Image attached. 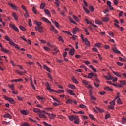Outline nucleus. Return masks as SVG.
<instances>
[{
	"label": "nucleus",
	"instance_id": "f257e3e1",
	"mask_svg": "<svg viewBox=\"0 0 126 126\" xmlns=\"http://www.w3.org/2000/svg\"><path fill=\"white\" fill-rule=\"evenodd\" d=\"M47 115H48V117L50 120H54L56 118V114L53 113H47Z\"/></svg>",
	"mask_w": 126,
	"mask_h": 126
},
{
	"label": "nucleus",
	"instance_id": "f03ea898",
	"mask_svg": "<svg viewBox=\"0 0 126 126\" xmlns=\"http://www.w3.org/2000/svg\"><path fill=\"white\" fill-rule=\"evenodd\" d=\"M9 26L11 27V28H13L14 30L15 31H19V30H18V28L15 26V25L9 24Z\"/></svg>",
	"mask_w": 126,
	"mask_h": 126
},
{
	"label": "nucleus",
	"instance_id": "7ed1b4c3",
	"mask_svg": "<svg viewBox=\"0 0 126 126\" xmlns=\"http://www.w3.org/2000/svg\"><path fill=\"white\" fill-rule=\"evenodd\" d=\"M78 117V116L71 115L69 116V119L70 120V121H71V122H72V121H73L74 120L77 119Z\"/></svg>",
	"mask_w": 126,
	"mask_h": 126
},
{
	"label": "nucleus",
	"instance_id": "20e7f679",
	"mask_svg": "<svg viewBox=\"0 0 126 126\" xmlns=\"http://www.w3.org/2000/svg\"><path fill=\"white\" fill-rule=\"evenodd\" d=\"M66 92L68 93H70V94L72 95V96H75V94L73 92V91L71 90H68L67 89Z\"/></svg>",
	"mask_w": 126,
	"mask_h": 126
},
{
	"label": "nucleus",
	"instance_id": "39448f33",
	"mask_svg": "<svg viewBox=\"0 0 126 126\" xmlns=\"http://www.w3.org/2000/svg\"><path fill=\"white\" fill-rule=\"evenodd\" d=\"M77 31H79V29L77 27H75V28H74L72 30L73 34H76Z\"/></svg>",
	"mask_w": 126,
	"mask_h": 126
},
{
	"label": "nucleus",
	"instance_id": "423d86ee",
	"mask_svg": "<svg viewBox=\"0 0 126 126\" xmlns=\"http://www.w3.org/2000/svg\"><path fill=\"white\" fill-rule=\"evenodd\" d=\"M83 42H84L85 43V44L86 46H87V47H89V46H90V43H89V41H88L87 38L85 39V40Z\"/></svg>",
	"mask_w": 126,
	"mask_h": 126
},
{
	"label": "nucleus",
	"instance_id": "0eeeda50",
	"mask_svg": "<svg viewBox=\"0 0 126 126\" xmlns=\"http://www.w3.org/2000/svg\"><path fill=\"white\" fill-rule=\"evenodd\" d=\"M41 19H42L43 21H45V22H47V23H49V24H51V23H52L51 21H50L49 20H48V19L46 18L45 17H43L41 18Z\"/></svg>",
	"mask_w": 126,
	"mask_h": 126
},
{
	"label": "nucleus",
	"instance_id": "6e6552de",
	"mask_svg": "<svg viewBox=\"0 0 126 126\" xmlns=\"http://www.w3.org/2000/svg\"><path fill=\"white\" fill-rule=\"evenodd\" d=\"M43 68L44 69H46L48 72H51V68L50 67H48L46 65H43Z\"/></svg>",
	"mask_w": 126,
	"mask_h": 126
},
{
	"label": "nucleus",
	"instance_id": "1a4fd4ad",
	"mask_svg": "<svg viewBox=\"0 0 126 126\" xmlns=\"http://www.w3.org/2000/svg\"><path fill=\"white\" fill-rule=\"evenodd\" d=\"M44 12L48 15L49 17H51V14H50V11H49V10L44 9Z\"/></svg>",
	"mask_w": 126,
	"mask_h": 126
},
{
	"label": "nucleus",
	"instance_id": "9d476101",
	"mask_svg": "<svg viewBox=\"0 0 126 126\" xmlns=\"http://www.w3.org/2000/svg\"><path fill=\"white\" fill-rule=\"evenodd\" d=\"M9 5L15 10H17V7H16V6L14 5V4H12V3H9Z\"/></svg>",
	"mask_w": 126,
	"mask_h": 126
},
{
	"label": "nucleus",
	"instance_id": "9b49d317",
	"mask_svg": "<svg viewBox=\"0 0 126 126\" xmlns=\"http://www.w3.org/2000/svg\"><path fill=\"white\" fill-rule=\"evenodd\" d=\"M11 81V82H19V81H23V79L20 78L18 79L12 80Z\"/></svg>",
	"mask_w": 126,
	"mask_h": 126
},
{
	"label": "nucleus",
	"instance_id": "f8f14e48",
	"mask_svg": "<svg viewBox=\"0 0 126 126\" xmlns=\"http://www.w3.org/2000/svg\"><path fill=\"white\" fill-rule=\"evenodd\" d=\"M74 52H75V50H74V48H73L69 51V53L71 56H73V55H74Z\"/></svg>",
	"mask_w": 126,
	"mask_h": 126
},
{
	"label": "nucleus",
	"instance_id": "ddd939ff",
	"mask_svg": "<svg viewBox=\"0 0 126 126\" xmlns=\"http://www.w3.org/2000/svg\"><path fill=\"white\" fill-rule=\"evenodd\" d=\"M20 112L22 115H25V116H26V115H28V112L26 110H21Z\"/></svg>",
	"mask_w": 126,
	"mask_h": 126
},
{
	"label": "nucleus",
	"instance_id": "4468645a",
	"mask_svg": "<svg viewBox=\"0 0 126 126\" xmlns=\"http://www.w3.org/2000/svg\"><path fill=\"white\" fill-rule=\"evenodd\" d=\"M71 79L72 80V81H73V82H74V83H76V84H78V81H77V80H76V79L75 78V77H72Z\"/></svg>",
	"mask_w": 126,
	"mask_h": 126
},
{
	"label": "nucleus",
	"instance_id": "2eb2a0df",
	"mask_svg": "<svg viewBox=\"0 0 126 126\" xmlns=\"http://www.w3.org/2000/svg\"><path fill=\"white\" fill-rule=\"evenodd\" d=\"M113 51L114 53L116 54H121V51H119L116 48H114L113 49Z\"/></svg>",
	"mask_w": 126,
	"mask_h": 126
},
{
	"label": "nucleus",
	"instance_id": "dca6fc26",
	"mask_svg": "<svg viewBox=\"0 0 126 126\" xmlns=\"http://www.w3.org/2000/svg\"><path fill=\"white\" fill-rule=\"evenodd\" d=\"M38 31L40 32V33H43V27L42 26H39L38 27Z\"/></svg>",
	"mask_w": 126,
	"mask_h": 126
},
{
	"label": "nucleus",
	"instance_id": "f3484780",
	"mask_svg": "<svg viewBox=\"0 0 126 126\" xmlns=\"http://www.w3.org/2000/svg\"><path fill=\"white\" fill-rule=\"evenodd\" d=\"M12 16L14 17L15 20H18V17H17V15H16V13L13 12Z\"/></svg>",
	"mask_w": 126,
	"mask_h": 126
},
{
	"label": "nucleus",
	"instance_id": "a211bd4d",
	"mask_svg": "<svg viewBox=\"0 0 126 126\" xmlns=\"http://www.w3.org/2000/svg\"><path fill=\"white\" fill-rule=\"evenodd\" d=\"M39 118H41V119H47V117L43 114H39Z\"/></svg>",
	"mask_w": 126,
	"mask_h": 126
},
{
	"label": "nucleus",
	"instance_id": "6ab92c4d",
	"mask_svg": "<svg viewBox=\"0 0 126 126\" xmlns=\"http://www.w3.org/2000/svg\"><path fill=\"white\" fill-rule=\"evenodd\" d=\"M101 19L102 21H103L104 22H108L109 20V18L104 17H103Z\"/></svg>",
	"mask_w": 126,
	"mask_h": 126
},
{
	"label": "nucleus",
	"instance_id": "aec40b11",
	"mask_svg": "<svg viewBox=\"0 0 126 126\" xmlns=\"http://www.w3.org/2000/svg\"><path fill=\"white\" fill-rule=\"evenodd\" d=\"M4 118H8L9 119L11 118V116L9 113H7L3 115Z\"/></svg>",
	"mask_w": 126,
	"mask_h": 126
},
{
	"label": "nucleus",
	"instance_id": "412c9836",
	"mask_svg": "<svg viewBox=\"0 0 126 126\" xmlns=\"http://www.w3.org/2000/svg\"><path fill=\"white\" fill-rule=\"evenodd\" d=\"M112 72L115 74V75H116V76H118V77H121V76H122V75H121L118 72H115L113 71Z\"/></svg>",
	"mask_w": 126,
	"mask_h": 126
},
{
	"label": "nucleus",
	"instance_id": "4be33fe9",
	"mask_svg": "<svg viewBox=\"0 0 126 126\" xmlns=\"http://www.w3.org/2000/svg\"><path fill=\"white\" fill-rule=\"evenodd\" d=\"M72 102H73L72 100L70 98H69L66 100V104H72Z\"/></svg>",
	"mask_w": 126,
	"mask_h": 126
},
{
	"label": "nucleus",
	"instance_id": "5701e85b",
	"mask_svg": "<svg viewBox=\"0 0 126 126\" xmlns=\"http://www.w3.org/2000/svg\"><path fill=\"white\" fill-rule=\"evenodd\" d=\"M58 40L61 41L62 43H64V40L63 39L61 36L58 35Z\"/></svg>",
	"mask_w": 126,
	"mask_h": 126
},
{
	"label": "nucleus",
	"instance_id": "b1692460",
	"mask_svg": "<svg viewBox=\"0 0 126 126\" xmlns=\"http://www.w3.org/2000/svg\"><path fill=\"white\" fill-rule=\"evenodd\" d=\"M34 23L37 25V26H41L42 25V22H38L37 21H35Z\"/></svg>",
	"mask_w": 126,
	"mask_h": 126
},
{
	"label": "nucleus",
	"instance_id": "393cba45",
	"mask_svg": "<svg viewBox=\"0 0 126 126\" xmlns=\"http://www.w3.org/2000/svg\"><path fill=\"white\" fill-rule=\"evenodd\" d=\"M94 76V74L93 73H90L88 74V78H92Z\"/></svg>",
	"mask_w": 126,
	"mask_h": 126
},
{
	"label": "nucleus",
	"instance_id": "a878e982",
	"mask_svg": "<svg viewBox=\"0 0 126 126\" xmlns=\"http://www.w3.org/2000/svg\"><path fill=\"white\" fill-rule=\"evenodd\" d=\"M8 101H9V102H10L11 104H14V103H15V102L14 101V99L10 97L9 98V100Z\"/></svg>",
	"mask_w": 126,
	"mask_h": 126
},
{
	"label": "nucleus",
	"instance_id": "bb28decb",
	"mask_svg": "<svg viewBox=\"0 0 126 126\" xmlns=\"http://www.w3.org/2000/svg\"><path fill=\"white\" fill-rule=\"evenodd\" d=\"M1 51H2V52H4L6 54H8V53H9V50H6L3 47L1 48Z\"/></svg>",
	"mask_w": 126,
	"mask_h": 126
},
{
	"label": "nucleus",
	"instance_id": "cd10ccee",
	"mask_svg": "<svg viewBox=\"0 0 126 126\" xmlns=\"http://www.w3.org/2000/svg\"><path fill=\"white\" fill-rule=\"evenodd\" d=\"M95 23L96 24H99V25L103 24V22L98 20H95Z\"/></svg>",
	"mask_w": 126,
	"mask_h": 126
},
{
	"label": "nucleus",
	"instance_id": "c85d7f7f",
	"mask_svg": "<svg viewBox=\"0 0 126 126\" xmlns=\"http://www.w3.org/2000/svg\"><path fill=\"white\" fill-rule=\"evenodd\" d=\"M89 67H90V68L92 69L93 70V71H94V72H97V70H96V69H95V68L93 67V66L92 65H90L89 66Z\"/></svg>",
	"mask_w": 126,
	"mask_h": 126
},
{
	"label": "nucleus",
	"instance_id": "c756f323",
	"mask_svg": "<svg viewBox=\"0 0 126 126\" xmlns=\"http://www.w3.org/2000/svg\"><path fill=\"white\" fill-rule=\"evenodd\" d=\"M112 85L113 86H116V87H123V85H122L121 84H113Z\"/></svg>",
	"mask_w": 126,
	"mask_h": 126
},
{
	"label": "nucleus",
	"instance_id": "7c9ffc66",
	"mask_svg": "<svg viewBox=\"0 0 126 126\" xmlns=\"http://www.w3.org/2000/svg\"><path fill=\"white\" fill-rule=\"evenodd\" d=\"M19 29L22 31H26V28L22 26H19Z\"/></svg>",
	"mask_w": 126,
	"mask_h": 126
},
{
	"label": "nucleus",
	"instance_id": "2f4dec72",
	"mask_svg": "<svg viewBox=\"0 0 126 126\" xmlns=\"http://www.w3.org/2000/svg\"><path fill=\"white\" fill-rule=\"evenodd\" d=\"M33 112L35 113H39V112H41V110L39 108H33Z\"/></svg>",
	"mask_w": 126,
	"mask_h": 126
},
{
	"label": "nucleus",
	"instance_id": "473e14b6",
	"mask_svg": "<svg viewBox=\"0 0 126 126\" xmlns=\"http://www.w3.org/2000/svg\"><path fill=\"white\" fill-rule=\"evenodd\" d=\"M104 89L106 90H108V91H113V89H112L110 87L106 86L104 88Z\"/></svg>",
	"mask_w": 126,
	"mask_h": 126
},
{
	"label": "nucleus",
	"instance_id": "72a5a7b5",
	"mask_svg": "<svg viewBox=\"0 0 126 126\" xmlns=\"http://www.w3.org/2000/svg\"><path fill=\"white\" fill-rule=\"evenodd\" d=\"M83 7L86 13H87V14L89 13V10H88V9H87V8H86L85 6H83Z\"/></svg>",
	"mask_w": 126,
	"mask_h": 126
},
{
	"label": "nucleus",
	"instance_id": "f704fd0d",
	"mask_svg": "<svg viewBox=\"0 0 126 126\" xmlns=\"http://www.w3.org/2000/svg\"><path fill=\"white\" fill-rule=\"evenodd\" d=\"M68 87H69V88H71V89H75V87L72 84H69Z\"/></svg>",
	"mask_w": 126,
	"mask_h": 126
},
{
	"label": "nucleus",
	"instance_id": "c9c22d12",
	"mask_svg": "<svg viewBox=\"0 0 126 126\" xmlns=\"http://www.w3.org/2000/svg\"><path fill=\"white\" fill-rule=\"evenodd\" d=\"M73 17L74 19H75V20L77 22H78L79 21V20H80L76 16L73 15Z\"/></svg>",
	"mask_w": 126,
	"mask_h": 126
},
{
	"label": "nucleus",
	"instance_id": "e433bc0d",
	"mask_svg": "<svg viewBox=\"0 0 126 126\" xmlns=\"http://www.w3.org/2000/svg\"><path fill=\"white\" fill-rule=\"evenodd\" d=\"M8 87H9V88H11L12 91L14 90V85H8Z\"/></svg>",
	"mask_w": 126,
	"mask_h": 126
},
{
	"label": "nucleus",
	"instance_id": "4c0bfd02",
	"mask_svg": "<svg viewBox=\"0 0 126 126\" xmlns=\"http://www.w3.org/2000/svg\"><path fill=\"white\" fill-rule=\"evenodd\" d=\"M15 72H16V73H18V74H20V75H23V73H24L22 71L20 72L19 71H18L17 70H16L15 71Z\"/></svg>",
	"mask_w": 126,
	"mask_h": 126
},
{
	"label": "nucleus",
	"instance_id": "58836bf2",
	"mask_svg": "<svg viewBox=\"0 0 126 126\" xmlns=\"http://www.w3.org/2000/svg\"><path fill=\"white\" fill-rule=\"evenodd\" d=\"M45 5H46V4H45L44 3H42L40 4V8L41 9H44V8L45 7Z\"/></svg>",
	"mask_w": 126,
	"mask_h": 126
},
{
	"label": "nucleus",
	"instance_id": "ea45409f",
	"mask_svg": "<svg viewBox=\"0 0 126 126\" xmlns=\"http://www.w3.org/2000/svg\"><path fill=\"white\" fill-rule=\"evenodd\" d=\"M75 120L74 121V123L75 124H79V118H78V117H77V119H75Z\"/></svg>",
	"mask_w": 126,
	"mask_h": 126
},
{
	"label": "nucleus",
	"instance_id": "a19ab883",
	"mask_svg": "<svg viewBox=\"0 0 126 126\" xmlns=\"http://www.w3.org/2000/svg\"><path fill=\"white\" fill-rule=\"evenodd\" d=\"M46 87H47V90H49L51 88L50 87V84L49 83V82L46 83V84H45Z\"/></svg>",
	"mask_w": 126,
	"mask_h": 126
},
{
	"label": "nucleus",
	"instance_id": "79ce46f5",
	"mask_svg": "<svg viewBox=\"0 0 126 126\" xmlns=\"http://www.w3.org/2000/svg\"><path fill=\"white\" fill-rule=\"evenodd\" d=\"M85 21L87 22V24H90L91 25L92 24V22L87 19H85Z\"/></svg>",
	"mask_w": 126,
	"mask_h": 126
},
{
	"label": "nucleus",
	"instance_id": "37998d69",
	"mask_svg": "<svg viewBox=\"0 0 126 126\" xmlns=\"http://www.w3.org/2000/svg\"><path fill=\"white\" fill-rule=\"evenodd\" d=\"M55 3L57 7H59L60 6V2L59 1V0L56 1Z\"/></svg>",
	"mask_w": 126,
	"mask_h": 126
},
{
	"label": "nucleus",
	"instance_id": "c03bdc74",
	"mask_svg": "<svg viewBox=\"0 0 126 126\" xmlns=\"http://www.w3.org/2000/svg\"><path fill=\"white\" fill-rule=\"evenodd\" d=\"M89 9L91 12H93V11H94V8L92 6H90L89 7Z\"/></svg>",
	"mask_w": 126,
	"mask_h": 126
},
{
	"label": "nucleus",
	"instance_id": "a18cd8bd",
	"mask_svg": "<svg viewBox=\"0 0 126 126\" xmlns=\"http://www.w3.org/2000/svg\"><path fill=\"white\" fill-rule=\"evenodd\" d=\"M69 20H70V22H71L72 23H73L74 24H77V23H76V22H75V21H74V20H73L72 19H71V18H69Z\"/></svg>",
	"mask_w": 126,
	"mask_h": 126
},
{
	"label": "nucleus",
	"instance_id": "49530a36",
	"mask_svg": "<svg viewBox=\"0 0 126 126\" xmlns=\"http://www.w3.org/2000/svg\"><path fill=\"white\" fill-rule=\"evenodd\" d=\"M126 122V119L125 117H123L122 119V124H125Z\"/></svg>",
	"mask_w": 126,
	"mask_h": 126
},
{
	"label": "nucleus",
	"instance_id": "de8ad7c7",
	"mask_svg": "<svg viewBox=\"0 0 126 126\" xmlns=\"http://www.w3.org/2000/svg\"><path fill=\"white\" fill-rule=\"evenodd\" d=\"M117 103L118 104H121V105H122V104H123V102H122V100H121V98H118V99Z\"/></svg>",
	"mask_w": 126,
	"mask_h": 126
},
{
	"label": "nucleus",
	"instance_id": "09e8293b",
	"mask_svg": "<svg viewBox=\"0 0 126 126\" xmlns=\"http://www.w3.org/2000/svg\"><path fill=\"white\" fill-rule=\"evenodd\" d=\"M32 11H33V12H34V13H35V14H37V11L36 10V8H35V7H33Z\"/></svg>",
	"mask_w": 126,
	"mask_h": 126
},
{
	"label": "nucleus",
	"instance_id": "8fccbe9b",
	"mask_svg": "<svg viewBox=\"0 0 126 126\" xmlns=\"http://www.w3.org/2000/svg\"><path fill=\"white\" fill-rule=\"evenodd\" d=\"M43 124L44 125V126H52V125L51 124H48L47 122H43Z\"/></svg>",
	"mask_w": 126,
	"mask_h": 126
},
{
	"label": "nucleus",
	"instance_id": "3c124183",
	"mask_svg": "<svg viewBox=\"0 0 126 126\" xmlns=\"http://www.w3.org/2000/svg\"><path fill=\"white\" fill-rule=\"evenodd\" d=\"M5 39L6 40V41H8V42H10V38H9V37L7 35H6L5 36Z\"/></svg>",
	"mask_w": 126,
	"mask_h": 126
},
{
	"label": "nucleus",
	"instance_id": "603ef678",
	"mask_svg": "<svg viewBox=\"0 0 126 126\" xmlns=\"http://www.w3.org/2000/svg\"><path fill=\"white\" fill-rule=\"evenodd\" d=\"M79 107H80V108H81L82 109H84L85 108H86V106H85L83 104H80Z\"/></svg>",
	"mask_w": 126,
	"mask_h": 126
},
{
	"label": "nucleus",
	"instance_id": "864d4df0",
	"mask_svg": "<svg viewBox=\"0 0 126 126\" xmlns=\"http://www.w3.org/2000/svg\"><path fill=\"white\" fill-rule=\"evenodd\" d=\"M89 117H90L92 120H95V117H94V116H93L92 114H89Z\"/></svg>",
	"mask_w": 126,
	"mask_h": 126
},
{
	"label": "nucleus",
	"instance_id": "5fc2aeb1",
	"mask_svg": "<svg viewBox=\"0 0 126 126\" xmlns=\"http://www.w3.org/2000/svg\"><path fill=\"white\" fill-rule=\"evenodd\" d=\"M82 82L83 83H84V84H85L86 85H87V84H88V82L85 80H83Z\"/></svg>",
	"mask_w": 126,
	"mask_h": 126
},
{
	"label": "nucleus",
	"instance_id": "6e6d98bb",
	"mask_svg": "<svg viewBox=\"0 0 126 126\" xmlns=\"http://www.w3.org/2000/svg\"><path fill=\"white\" fill-rule=\"evenodd\" d=\"M29 25L30 27L32 26V21H31V19H29Z\"/></svg>",
	"mask_w": 126,
	"mask_h": 126
},
{
	"label": "nucleus",
	"instance_id": "4d7b16f0",
	"mask_svg": "<svg viewBox=\"0 0 126 126\" xmlns=\"http://www.w3.org/2000/svg\"><path fill=\"white\" fill-rule=\"evenodd\" d=\"M117 65H119V66H123V63L119 62H117Z\"/></svg>",
	"mask_w": 126,
	"mask_h": 126
},
{
	"label": "nucleus",
	"instance_id": "13d9d810",
	"mask_svg": "<svg viewBox=\"0 0 126 126\" xmlns=\"http://www.w3.org/2000/svg\"><path fill=\"white\" fill-rule=\"evenodd\" d=\"M84 63H85V64H86V65H88L90 64V62H89L88 61H85Z\"/></svg>",
	"mask_w": 126,
	"mask_h": 126
},
{
	"label": "nucleus",
	"instance_id": "bf43d9fd",
	"mask_svg": "<svg viewBox=\"0 0 126 126\" xmlns=\"http://www.w3.org/2000/svg\"><path fill=\"white\" fill-rule=\"evenodd\" d=\"M24 16L25 18H28V16H29V15H28V13L27 12V11H26V13L24 14Z\"/></svg>",
	"mask_w": 126,
	"mask_h": 126
},
{
	"label": "nucleus",
	"instance_id": "052dcab7",
	"mask_svg": "<svg viewBox=\"0 0 126 126\" xmlns=\"http://www.w3.org/2000/svg\"><path fill=\"white\" fill-rule=\"evenodd\" d=\"M37 99L39 100H41V101H43V100H44V97H40V96H37Z\"/></svg>",
	"mask_w": 126,
	"mask_h": 126
},
{
	"label": "nucleus",
	"instance_id": "680f3d73",
	"mask_svg": "<svg viewBox=\"0 0 126 126\" xmlns=\"http://www.w3.org/2000/svg\"><path fill=\"white\" fill-rule=\"evenodd\" d=\"M91 100H94L95 101L96 100V97H95L94 96L92 95V96L90 97Z\"/></svg>",
	"mask_w": 126,
	"mask_h": 126
},
{
	"label": "nucleus",
	"instance_id": "e2e57ef3",
	"mask_svg": "<svg viewBox=\"0 0 126 126\" xmlns=\"http://www.w3.org/2000/svg\"><path fill=\"white\" fill-rule=\"evenodd\" d=\"M115 5H117L119 3V0H114Z\"/></svg>",
	"mask_w": 126,
	"mask_h": 126
},
{
	"label": "nucleus",
	"instance_id": "0e129e2a",
	"mask_svg": "<svg viewBox=\"0 0 126 126\" xmlns=\"http://www.w3.org/2000/svg\"><path fill=\"white\" fill-rule=\"evenodd\" d=\"M121 84H122V85H126V81H120Z\"/></svg>",
	"mask_w": 126,
	"mask_h": 126
},
{
	"label": "nucleus",
	"instance_id": "69168bd1",
	"mask_svg": "<svg viewBox=\"0 0 126 126\" xmlns=\"http://www.w3.org/2000/svg\"><path fill=\"white\" fill-rule=\"evenodd\" d=\"M93 51L94 52H96V53H98V49H97V48H96L95 47L93 48Z\"/></svg>",
	"mask_w": 126,
	"mask_h": 126
},
{
	"label": "nucleus",
	"instance_id": "338daca9",
	"mask_svg": "<svg viewBox=\"0 0 126 126\" xmlns=\"http://www.w3.org/2000/svg\"><path fill=\"white\" fill-rule=\"evenodd\" d=\"M119 61H120V62H125V59H124L123 58L121 57H119Z\"/></svg>",
	"mask_w": 126,
	"mask_h": 126
},
{
	"label": "nucleus",
	"instance_id": "774afa93",
	"mask_svg": "<svg viewBox=\"0 0 126 126\" xmlns=\"http://www.w3.org/2000/svg\"><path fill=\"white\" fill-rule=\"evenodd\" d=\"M54 23L55 24L56 27L59 28V23H58L56 21H55Z\"/></svg>",
	"mask_w": 126,
	"mask_h": 126
}]
</instances>
